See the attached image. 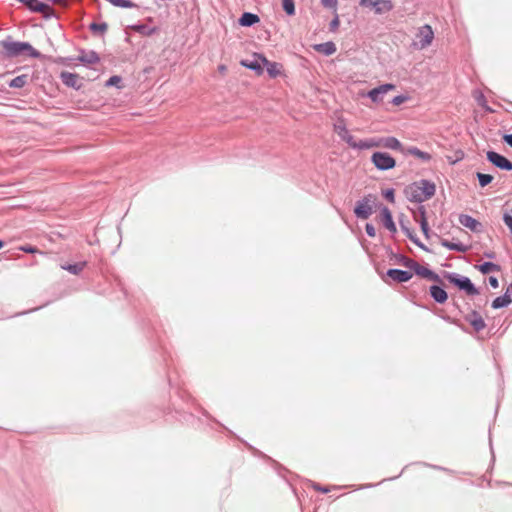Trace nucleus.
Returning a JSON list of instances; mask_svg holds the SVG:
<instances>
[{
  "instance_id": "f257e3e1",
  "label": "nucleus",
  "mask_w": 512,
  "mask_h": 512,
  "mask_svg": "<svg viewBox=\"0 0 512 512\" xmlns=\"http://www.w3.org/2000/svg\"><path fill=\"white\" fill-rule=\"evenodd\" d=\"M386 252L389 260L393 262V264L402 265L409 270H412L418 277L429 281L442 283L440 275L434 272L432 269L420 265L418 262L405 256L404 254L394 252L391 247H387Z\"/></svg>"
},
{
  "instance_id": "f03ea898",
  "label": "nucleus",
  "mask_w": 512,
  "mask_h": 512,
  "mask_svg": "<svg viewBox=\"0 0 512 512\" xmlns=\"http://www.w3.org/2000/svg\"><path fill=\"white\" fill-rule=\"evenodd\" d=\"M2 55L6 58H18L21 56L32 59H43L45 56L35 49L29 42L16 41L9 35L0 41Z\"/></svg>"
},
{
  "instance_id": "7ed1b4c3",
  "label": "nucleus",
  "mask_w": 512,
  "mask_h": 512,
  "mask_svg": "<svg viewBox=\"0 0 512 512\" xmlns=\"http://www.w3.org/2000/svg\"><path fill=\"white\" fill-rule=\"evenodd\" d=\"M436 192V185L428 179L414 181L404 189V194L409 202L421 204L431 199Z\"/></svg>"
},
{
  "instance_id": "20e7f679",
  "label": "nucleus",
  "mask_w": 512,
  "mask_h": 512,
  "mask_svg": "<svg viewBox=\"0 0 512 512\" xmlns=\"http://www.w3.org/2000/svg\"><path fill=\"white\" fill-rule=\"evenodd\" d=\"M377 196L373 193L364 195L360 200L355 203L353 213L357 219H368L375 210H378Z\"/></svg>"
},
{
  "instance_id": "39448f33",
  "label": "nucleus",
  "mask_w": 512,
  "mask_h": 512,
  "mask_svg": "<svg viewBox=\"0 0 512 512\" xmlns=\"http://www.w3.org/2000/svg\"><path fill=\"white\" fill-rule=\"evenodd\" d=\"M442 275L450 284L458 288L460 291L465 292L468 296H476L479 294V289L469 277L448 271H443Z\"/></svg>"
},
{
  "instance_id": "423d86ee",
  "label": "nucleus",
  "mask_w": 512,
  "mask_h": 512,
  "mask_svg": "<svg viewBox=\"0 0 512 512\" xmlns=\"http://www.w3.org/2000/svg\"><path fill=\"white\" fill-rule=\"evenodd\" d=\"M25 5L30 12L42 13L44 19L55 17L54 9L46 2L40 0H16Z\"/></svg>"
},
{
  "instance_id": "0eeeda50",
  "label": "nucleus",
  "mask_w": 512,
  "mask_h": 512,
  "mask_svg": "<svg viewBox=\"0 0 512 512\" xmlns=\"http://www.w3.org/2000/svg\"><path fill=\"white\" fill-rule=\"evenodd\" d=\"M371 162L379 171H388L396 167V160L387 152L376 151L371 156Z\"/></svg>"
},
{
  "instance_id": "6e6552de",
  "label": "nucleus",
  "mask_w": 512,
  "mask_h": 512,
  "mask_svg": "<svg viewBox=\"0 0 512 512\" xmlns=\"http://www.w3.org/2000/svg\"><path fill=\"white\" fill-rule=\"evenodd\" d=\"M486 159L494 167L500 170L512 171V161L494 150H488L486 152Z\"/></svg>"
},
{
  "instance_id": "1a4fd4ad",
  "label": "nucleus",
  "mask_w": 512,
  "mask_h": 512,
  "mask_svg": "<svg viewBox=\"0 0 512 512\" xmlns=\"http://www.w3.org/2000/svg\"><path fill=\"white\" fill-rule=\"evenodd\" d=\"M359 5L365 8H372L375 14L390 12L394 6L391 0H360Z\"/></svg>"
},
{
  "instance_id": "9d476101",
  "label": "nucleus",
  "mask_w": 512,
  "mask_h": 512,
  "mask_svg": "<svg viewBox=\"0 0 512 512\" xmlns=\"http://www.w3.org/2000/svg\"><path fill=\"white\" fill-rule=\"evenodd\" d=\"M378 210L380 212L379 217L382 225L394 236L397 233V227L393 220L391 210L384 204L378 205Z\"/></svg>"
},
{
  "instance_id": "9b49d317",
  "label": "nucleus",
  "mask_w": 512,
  "mask_h": 512,
  "mask_svg": "<svg viewBox=\"0 0 512 512\" xmlns=\"http://www.w3.org/2000/svg\"><path fill=\"white\" fill-rule=\"evenodd\" d=\"M395 89L392 83L381 84L368 91L367 97L374 103H379L383 100L384 95L391 90Z\"/></svg>"
},
{
  "instance_id": "f8f14e48",
  "label": "nucleus",
  "mask_w": 512,
  "mask_h": 512,
  "mask_svg": "<svg viewBox=\"0 0 512 512\" xmlns=\"http://www.w3.org/2000/svg\"><path fill=\"white\" fill-rule=\"evenodd\" d=\"M412 270H402L398 268H390L386 271V276L392 279L395 283H406L413 277Z\"/></svg>"
},
{
  "instance_id": "ddd939ff",
  "label": "nucleus",
  "mask_w": 512,
  "mask_h": 512,
  "mask_svg": "<svg viewBox=\"0 0 512 512\" xmlns=\"http://www.w3.org/2000/svg\"><path fill=\"white\" fill-rule=\"evenodd\" d=\"M256 56L262 61L263 68L265 67L270 78L275 79L281 74L282 65L280 63L269 61L264 54H257Z\"/></svg>"
},
{
  "instance_id": "4468645a",
  "label": "nucleus",
  "mask_w": 512,
  "mask_h": 512,
  "mask_svg": "<svg viewBox=\"0 0 512 512\" xmlns=\"http://www.w3.org/2000/svg\"><path fill=\"white\" fill-rule=\"evenodd\" d=\"M437 284H433L429 287V294L430 297L437 303V304H444L448 300V293L444 289L443 282Z\"/></svg>"
},
{
  "instance_id": "2eb2a0df",
  "label": "nucleus",
  "mask_w": 512,
  "mask_h": 512,
  "mask_svg": "<svg viewBox=\"0 0 512 512\" xmlns=\"http://www.w3.org/2000/svg\"><path fill=\"white\" fill-rule=\"evenodd\" d=\"M459 223L474 233H480L483 230L482 223L468 214H460Z\"/></svg>"
},
{
  "instance_id": "dca6fc26",
  "label": "nucleus",
  "mask_w": 512,
  "mask_h": 512,
  "mask_svg": "<svg viewBox=\"0 0 512 512\" xmlns=\"http://www.w3.org/2000/svg\"><path fill=\"white\" fill-rule=\"evenodd\" d=\"M417 37L419 38V43L422 48L429 46L434 38V32L431 26L425 24L420 27Z\"/></svg>"
},
{
  "instance_id": "f3484780",
  "label": "nucleus",
  "mask_w": 512,
  "mask_h": 512,
  "mask_svg": "<svg viewBox=\"0 0 512 512\" xmlns=\"http://www.w3.org/2000/svg\"><path fill=\"white\" fill-rule=\"evenodd\" d=\"M60 79L62 83L69 88L80 90L82 87V83H79V76L76 73L63 71L60 74Z\"/></svg>"
},
{
  "instance_id": "a211bd4d",
  "label": "nucleus",
  "mask_w": 512,
  "mask_h": 512,
  "mask_svg": "<svg viewBox=\"0 0 512 512\" xmlns=\"http://www.w3.org/2000/svg\"><path fill=\"white\" fill-rule=\"evenodd\" d=\"M258 53L253 54V59H245L240 61V65L254 71L257 75H262L264 72L262 61L256 56Z\"/></svg>"
},
{
  "instance_id": "6ab92c4d",
  "label": "nucleus",
  "mask_w": 512,
  "mask_h": 512,
  "mask_svg": "<svg viewBox=\"0 0 512 512\" xmlns=\"http://www.w3.org/2000/svg\"><path fill=\"white\" fill-rule=\"evenodd\" d=\"M465 320L469 322L476 332H479L486 327L483 317L476 310H472L470 314L465 316Z\"/></svg>"
},
{
  "instance_id": "aec40b11",
  "label": "nucleus",
  "mask_w": 512,
  "mask_h": 512,
  "mask_svg": "<svg viewBox=\"0 0 512 512\" xmlns=\"http://www.w3.org/2000/svg\"><path fill=\"white\" fill-rule=\"evenodd\" d=\"M334 130L339 138L346 142L349 147L352 145L355 138L350 134L343 120L334 125Z\"/></svg>"
},
{
  "instance_id": "412c9836",
  "label": "nucleus",
  "mask_w": 512,
  "mask_h": 512,
  "mask_svg": "<svg viewBox=\"0 0 512 512\" xmlns=\"http://www.w3.org/2000/svg\"><path fill=\"white\" fill-rule=\"evenodd\" d=\"M81 63L89 65L95 64L100 61L99 54L94 50L86 51L84 49L80 50V54L77 58Z\"/></svg>"
},
{
  "instance_id": "4be33fe9",
  "label": "nucleus",
  "mask_w": 512,
  "mask_h": 512,
  "mask_svg": "<svg viewBox=\"0 0 512 512\" xmlns=\"http://www.w3.org/2000/svg\"><path fill=\"white\" fill-rule=\"evenodd\" d=\"M260 22V17L252 12H243L238 18V24L242 27H252Z\"/></svg>"
},
{
  "instance_id": "5701e85b",
  "label": "nucleus",
  "mask_w": 512,
  "mask_h": 512,
  "mask_svg": "<svg viewBox=\"0 0 512 512\" xmlns=\"http://www.w3.org/2000/svg\"><path fill=\"white\" fill-rule=\"evenodd\" d=\"M402 153L405 155H413L423 162H429L432 159V155L430 153L422 151L416 146H410L405 150H402Z\"/></svg>"
},
{
  "instance_id": "b1692460",
  "label": "nucleus",
  "mask_w": 512,
  "mask_h": 512,
  "mask_svg": "<svg viewBox=\"0 0 512 512\" xmlns=\"http://www.w3.org/2000/svg\"><path fill=\"white\" fill-rule=\"evenodd\" d=\"M440 244L443 247L447 248L448 250H452V251H456V252H460V253H466L469 250V246L463 244L460 241L451 242L447 239L441 238Z\"/></svg>"
},
{
  "instance_id": "393cba45",
  "label": "nucleus",
  "mask_w": 512,
  "mask_h": 512,
  "mask_svg": "<svg viewBox=\"0 0 512 512\" xmlns=\"http://www.w3.org/2000/svg\"><path fill=\"white\" fill-rule=\"evenodd\" d=\"M313 49L319 53H322L325 56H330L334 54L337 50L336 45L333 41L315 44L313 45Z\"/></svg>"
},
{
  "instance_id": "a878e982",
  "label": "nucleus",
  "mask_w": 512,
  "mask_h": 512,
  "mask_svg": "<svg viewBox=\"0 0 512 512\" xmlns=\"http://www.w3.org/2000/svg\"><path fill=\"white\" fill-rule=\"evenodd\" d=\"M381 146L392 150H405L402 146V143L394 136H388L385 138H381Z\"/></svg>"
},
{
  "instance_id": "bb28decb",
  "label": "nucleus",
  "mask_w": 512,
  "mask_h": 512,
  "mask_svg": "<svg viewBox=\"0 0 512 512\" xmlns=\"http://www.w3.org/2000/svg\"><path fill=\"white\" fill-rule=\"evenodd\" d=\"M476 268L482 273V274H489L491 272L500 271L501 266L499 264H496L491 261L483 262L476 266Z\"/></svg>"
},
{
  "instance_id": "cd10ccee",
  "label": "nucleus",
  "mask_w": 512,
  "mask_h": 512,
  "mask_svg": "<svg viewBox=\"0 0 512 512\" xmlns=\"http://www.w3.org/2000/svg\"><path fill=\"white\" fill-rule=\"evenodd\" d=\"M87 262L81 261L73 264H65L62 265L61 268L67 272H69L72 275H78L80 272L83 271V269L86 267Z\"/></svg>"
},
{
  "instance_id": "c85d7f7f",
  "label": "nucleus",
  "mask_w": 512,
  "mask_h": 512,
  "mask_svg": "<svg viewBox=\"0 0 512 512\" xmlns=\"http://www.w3.org/2000/svg\"><path fill=\"white\" fill-rule=\"evenodd\" d=\"M131 29L143 36H151L157 31V27H150L146 24H134Z\"/></svg>"
},
{
  "instance_id": "c756f323",
  "label": "nucleus",
  "mask_w": 512,
  "mask_h": 512,
  "mask_svg": "<svg viewBox=\"0 0 512 512\" xmlns=\"http://www.w3.org/2000/svg\"><path fill=\"white\" fill-rule=\"evenodd\" d=\"M512 303V298L508 295H501L493 299L491 307L495 310L508 307Z\"/></svg>"
},
{
  "instance_id": "7c9ffc66",
  "label": "nucleus",
  "mask_w": 512,
  "mask_h": 512,
  "mask_svg": "<svg viewBox=\"0 0 512 512\" xmlns=\"http://www.w3.org/2000/svg\"><path fill=\"white\" fill-rule=\"evenodd\" d=\"M88 28L94 35H103L108 29V24L106 22H92Z\"/></svg>"
},
{
  "instance_id": "2f4dec72",
  "label": "nucleus",
  "mask_w": 512,
  "mask_h": 512,
  "mask_svg": "<svg viewBox=\"0 0 512 512\" xmlns=\"http://www.w3.org/2000/svg\"><path fill=\"white\" fill-rule=\"evenodd\" d=\"M28 83V75L22 74L13 78L9 83L10 88H22Z\"/></svg>"
},
{
  "instance_id": "473e14b6",
  "label": "nucleus",
  "mask_w": 512,
  "mask_h": 512,
  "mask_svg": "<svg viewBox=\"0 0 512 512\" xmlns=\"http://www.w3.org/2000/svg\"><path fill=\"white\" fill-rule=\"evenodd\" d=\"M106 1L115 7L124 8V9L138 7V5L131 0H106Z\"/></svg>"
},
{
  "instance_id": "72a5a7b5",
  "label": "nucleus",
  "mask_w": 512,
  "mask_h": 512,
  "mask_svg": "<svg viewBox=\"0 0 512 512\" xmlns=\"http://www.w3.org/2000/svg\"><path fill=\"white\" fill-rule=\"evenodd\" d=\"M474 97L478 105L481 106L485 111L492 112L493 110L488 106L487 100L484 94L480 90L474 91Z\"/></svg>"
},
{
  "instance_id": "f704fd0d",
  "label": "nucleus",
  "mask_w": 512,
  "mask_h": 512,
  "mask_svg": "<svg viewBox=\"0 0 512 512\" xmlns=\"http://www.w3.org/2000/svg\"><path fill=\"white\" fill-rule=\"evenodd\" d=\"M476 178H477V180L479 182V186L481 188H484L487 185H489L494 179V177L492 175L486 174V173H481V172L476 173Z\"/></svg>"
},
{
  "instance_id": "c9c22d12",
  "label": "nucleus",
  "mask_w": 512,
  "mask_h": 512,
  "mask_svg": "<svg viewBox=\"0 0 512 512\" xmlns=\"http://www.w3.org/2000/svg\"><path fill=\"white\" fill-rule=\"evenodd\" d=\"M282 8L286 15L294 16L296 13L294 0H281Z\"/></svg>"
},
{
  "instance_id": "e433bc0d",
  "label": "nucleus",
  "mask_w": 512,
  "mask_h": 512,
  "mask_svg": "<svg viewBox=\"0 0 512 512\" xmlns=\"http://www.w3.org/2000/svg\"><path fill=\"white\" fill-rule=\"evenodd\" d=\"M123 79L121 76L119 75H112L111 77L108 78V80H106L105 82V86L106 87H116L118 89H121L122 86H121V83H122Z\"/></svg>"
},
{
  "instance_id": "4c0bfd02",
  "label": "nucleus",
  "mask_w": 512,
  "mask_h": 512,
  "mask_svg": "<svg viewBox=\"0 0 512 512\" xmlns=\"http://www.w3.org/2000/svg\"><path fill=\"white\" fill-rule=\"evenodd\" d=\"M419 222V225H420V229L423 233V235L425 236V238H430V227H429V224H428V220L427 219H423V220H418Z\"/></svg>"
},
{
  "instance_id": "58836bf2",
  "label": "nucleus",
  "mask_w": 512,
  "mask_h": 512,
  "mask_svg": "<svg viewBox=\"0 0 512 512\" xmlns=\"http://www.w3.org/2000/svg\"><path fill=\"white\" fill-rule=\"evenodd\" d=\"M382 196L390 203H395V190L394 188H387L382 191Z\"/></svg>"
},
{
  "instance_id": "ea45409f",
  "label": "nucleus",
  "mask_w": 512,
  "mask_h": 512,
  "mask_svg": "<svg viewBox=\"0 0 512 512\" xmlns=\"http://www.w3.org/2000/svg\"><path fill=\"white\" fill-rule=\"evenodd\" d=\"M350 147L353 149H358V150L369 149L367 139L360 140L358 142L354 140Z\"/></svg>"
},
{
  "instance_id": "a19ab883",
  "label": "nucleus",
  "mask_w": 512,
  "mask_h": 512,
  "mask_svg": "<svg viewBox=\"0 0 512 512\" xmlns=\"http://www.w3.org/2000/svg\"><path fill=\"white\" fill-rule=\"evenodd\" d=\"M417 464H420V465H423V466H426V467H430V468L435 469V470L445 471V472L450 473V474L454 473L453 470H450L448 468H445V467H442V466H439V465L428 464L426 462H418Z\"/></svg>"
},
{
  "instance_id": "79ce46f5",
  "label": "nucleus",
  "mask_w": 512,
  "mask_h": 512,
  "mask_svg": "<svg viewBox=\"0 0 512 512\" xmlns=\"http://www.w3.org/2000/svg\"><path fill=\"white\" fill-rule=\"evenodd\" d=\"M408 99H409V97L407 95L400 94V95H396L395 97H393L391 100V103L395 106H398V105H401L402 103H404L405 101H407Z\"/></svg>"
},
{
  "instance_id": "37998d69",
  "label": "nucleus",
  "mask_w": 512,
  "mask_h": 512,
  "mask_svg": "<svg viewBox=\"0 0 512 512\" xmlns=\"http://www.w3.org/2000/svg\"><path fill=\"white\" fill-rule=\"evenodd\" d=\"M399 225L402 230V232L409 237L414 231L410 229L403 220V215H401V218L399 219Z\"/></svg>"
},
{
  "instance_id": "c03bdc74",
  "label": "nucleus",
  "mask_w": 512,
  "mask_h": 512,
  "mask_svg": "<svg viewBox=\"0 0 512 512\" xmlns=\"http://www.w3.org/2000/svg\"><path fill=\"white\" fill-rule=\"evenodd\" d=\"M339 25H340L339 16L337 14H335L334 18L329 23V30L331 32H334L337 30Z\"/></svg>"
},
{
  "instance_id": "a18cd8bd",
  "label": "nucleus",
  "mask_w": 512,
  "mask_h": 512,
  "mask_svg": "<svg viewBox=\"0 0 512 512\" xmlns=\"http://www.w3.org/2000/svg\"><path fill=\"white\" fill-rule=\"evenodd\" d=\"M320 1H321V4L323 5V7L333 9L334 11H336L337 0H320Z\"/></svg>"
},
{
  "instance_id": "49530a36",
  "label": "nucleus",
  "mask_w": 512,
  "mask_h": 512,
  "mask_svg": "<svg viewBox=\"0 0 512 512\" xmlns=\"http://www.w3.org/2000/svg\"><path fill=\"white\" fill-rule=\"evenodd\" d=\"M365 232L371 238L376 236V229H375V227L373 226L372 223H366L365 224Z\"/></svg>"
},
{
  "instance_id": "de8ad7c7",
  "label": "nucleus",
  "mask_w": 512,
  "mask_h": 512,
  "mask_svg": "<svg viewBox=\"0 0 512 512\" xmlns=\"http://www.w3.org/2000/svg\"><path fill=\"white\" fill-rule=\"evenodd\" d=\"M19 249L24 253H30V254L38 252V249L35 246L30 245V244L23 245Z\"/></svg>"
},
{
  "instance_id": "09e8293b",
  "label": "nucleus",
  "mask_w": 512,
  "mask_h": 512,
  "mask_svg": "<svg viewBox=\"0 0 512 512\" xmlns=\"http://www.w3.org/2000/svg\"><path fill=\"white\" fill-rule=\"evenodd\" d=\"M311 486L314 490L321 492L323 494H326L330 491V489L327 486H321L320 484L315 482H312Z\"/></svg>"
},
{
  "instance_id": "8fccbe9b",
  "label": "nucleus",
  "mask_w": 512,
  "mask_h": 512,
  "mask_svg": "<svg viewBox=\"0 0 512 512\" xmlns=\"http://www.w3.org/2000/svg\"><path fill=\"white\" fill-rule=\"evenodd\" d=\"M367 141L369 149L381 146V138H368Z\"/></svg>"
},
{
  "instance_id": "3c124183",
  "label": "nucleus",
  "mask_w": 512,
  "mask_h": 512,
  "mask_svg": "<svg viewBox=\"0 0 512 512\" xmlns=\"http://www.w3.org/2000/svg\"><path fill=\"white\" fill-rule=\"evenodd\" d=\"M455 156H456L455 160H450L449 159V162L451 164H455V163L461 161L464 158L465 154H464V152L462 150H458V151L455 152Z\"/></svg>"
},
{
  "instance_id": "603ef678",
  "label": "nucleus",
  "mask_w": 512,
  "mask_h": 512,
  "mask_svg": "<svg viewBox=\"0 0 512 512\" xmlns=\"http://www.w3.org/2000/svg\"><path fill=\"white\" fill-rule=\"evenodd\" d=\"M488 283H489V285H490L493 289H496V288H498V287H499V281H498L497 277H495V276H490V277L488 278Z\"/></svg>"
},
{
  "instance_id": "864d4df0",
  "label": "nucleus",
  "mask_w": 512,
  "mask_h": 512,
  "mask_svg": "<svg viewBox=\"0 0 512 512\" xmlns=\"http://www.w3.org/2000/svg\"><path fill=\"white\" fill-rule=\"evenodd\" d=\"M502 139L504 143H506L508 146L512 148V133L504 134Z\"/></svg>"
},
{
  "instance_id": "5fc2aeb1",
  "label": "nucleus",
  "mask_w": 512,
  "mask_h": 512,
  "mask_svg": "<svg viewBox=\"0 0 512 512\" xmlns=\"http://www.w3.org/2000/svg\"><path fill=\"white\" fill-rule=\"evenodd\" d=\"M417 247H419L422 242L420 241V239L417 237V235L413 232L409 237H408Z\"/></svg>"
},
{
  "instance_id": "6e6d98bb",
  "label": "nucleus",
  "mask_w": 512,
  "mask_h": 512,
  "mask_svg": "<svg viewBox=\"0 0 512 512\" xmlns=\"http://www.w3.org/2000/svg\"><path fill=\"white\" fill-rule=\"evenodd\" d=\"M418 213H419V216H420L419 220L427 219L426 209H425V207L423 205H420L418 207Z\"/></svg>"
},
{
  "instance_id": "4d7b16f0",
  "label": "nucleus",
  "mask_w": 512,
  "mask_h": 512,
  "mask_svg": "<svg viewBox=\"0 0 512 512\" xmlns=\"http://www.w3.org/2000/svg\"><path fill=\"white\" fill-rule=\"evenodd\" d=\"M73 59L70 58V57H59L58 60H56L55 62L56 63H60V64H68L70 61H72Z\"/></svg>"
},
{
  "instance_id": "13d9d810",
  "label": "nucleus",
  "mask_w": 512,
  "mask_h": 512,
  "mask_svg": "<svg viewBox=\"0 0 512 512\" xmlns=\"http://www.w3.org/2000/svg\"><path fill=\"white\" fill-rule=\"evenodd\" d=\"M503 295H508V298H512V283H510L506 289Z\"/></svg>"
},
{
  "instance_id": "bf43d9fd",
  "label": "nucleus",
  "mask_w": 512,
  "mask_h": 512,
  "mask_svg": "<svg viewBox=\"0 0 512 512\" xmlns=\"http://www.w3.org/2000/svg\"><path fill=\"white\" fill-rule=\"evenodd\" d=\"M484 257L494 259L496 257V254L493 251H486L484 252Z\"/></svg>"
},
{
  "instance_id": "052dcab7",
  "label": "nucleus",
  "mask_w": 512,
  "mask_h": 512,
  "mask_svg": "<svg viewBox=\"0 0 512 512\" xmlns=\"http://www.w3.org/2000/svg\"><path fill=\"white\" fill-rule=\"evenodd\" d=\"M441 318L446 321V322H449V323H453V324H456L457 321L453 318H451L450 316H447V315H444V316H441Z\"/></svg>"
},
{
  "instance_id": "680f3d73",
  "label": "nucleus",
  "mask_w": 512,
  "mask_h": 512,
  "mask_svg": "<svg viewBox=\"0 0 512 512\" xmlns=\"http://www.w3.org/2000/svg\"><path fill=\"white\" fill-rule=\"evenodd\" d=\"M419 248L425 252H431V249H429L424 243H422Z\"/></svg>"
},
{
  "instance_id": "e2e57ef3",
  "label": "nucleus",
  "mask_w": 512,
  "mask_h": 512,
  "mask_svg": "<svg viewBox=\"0 0 512 512\" xmlns=\"http://www.w3.org/2000/svg\"><path fill=\"white\" fill-rule=\"evenodd\" d=\"M489 445H490V450H491V453H492V461L495 460V457H494V452H493V447H492V439H491V436L489 437Z\"/></svg>"
},
{
  "instance_id": "0e129e2a",
  "label": "nucleus",
  "mask_w": 512,
  "mask_h": 512,
  "mask_svg": "<svg viewBox=\"0 0 512 512\" xmlns=\"http://www.w3.org/2000/svg\"><path fill=\"white\" fill-rule=\"evenodd\" d=\"M203 415H205L206 417H208V418H210V419H212L213 421H215V422H217V423H218V421H217L216 419L212 418V417L208 414V412H207L206 410H203Z\"/></svg>"
},
{
  "instance_id": "69168bd1",
  "label": "nucleus",
  "mask_w": 512,
  "mask_h": 512,
  "mask_svg": "<svg viewBox=\"0 0 512 512\" xmlns=\"http://www.w3.org/2000/svg\"><path fill=\"white\" fill-rule=\"evenodd\" d=\"M406 467H407V466H405V467L402 469V471L400 472V474H399V475L394 476V477H390V478H388L387 480H394V479H397L398 477H400V475L403 473V471L405 470V468H406Z\"/></svg>"
},
{
  "instance_id": "338daca9",
  "label": "nucleus",
  "mask_w": 512,
  "mask_h": 512,
  "mask_svg": "<svg viewBox=\"0 0 512 512\" xmlns=\"http://www.w3.org/2000/svg\"><path fill=\"white\" fill-rule=\"evenodd\" d=\"M42 307H43V306H40V307H37V308H34V309H30V310H28V311H26V312H23L22 314H26V313H29V312L37 311V310H39V309H40V308H42Z\"/></svg>"
},
{
  "instance_id": "774afa93",
  "label": "nucleus",
  "mask_w": 512,
  "mask_h": 512,
  "mask_svg": "<svg viewBox=\"0 0 512 512\" xmlns=\"http://www.w3.org/2000/svg\"><path fill=\"white\" fill-rule=\"evenodd\" d=\"M5 246V241L0 239V250Z\"/></svg>"
}]
</instances>
